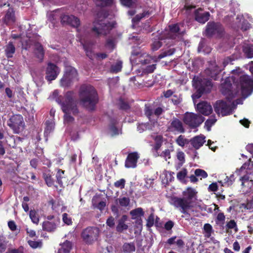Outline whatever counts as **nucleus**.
Segmentation results:
<instances>
[{
    "label": "nucleus",
    "instance_id": "052dcab7",
    "mask_svg": "<svg viewBox=\"0 0 253 253\" xmlns=\"http://www.w3.org/2000/svg\"><path fill=\"white\" fill-rule=\"evenodd\" d=\"M226 226L228 229H234L236 232L238 231L236 223L234 220H231L227 222Z\"/></svg>",
    "mask_w": 253,
    "mask_h": 253
},
{
    "label": "nucleus",
    "instance_id": "e433bc0d",
    "mask_svg": "<svg viewBox=\"0 0 253 253\" xmlns=\"http://www.w3.org/2000/svg\"><path fill=\"white\" fill-rule=\"evenodd\" d=\"M176 143L179 146L184 147L190 142V140L186 138L184 135H179L175 140Z\"/></svg>",
    "mask_w": 253,
    "mask_h": 253
},
{
    "label": "nucleus",
    "instance_id": "5701e85b",
    "mask_svg": "<svg viewBox=\"0 0 253 253\" xmlns=\"http://www.w3.org/2000/svg\"><path fill=\"white\" fill-rule=\"evenodd\" d=\"M222 70L221 67H219L216 65V63H213L207 70H206V73L208 76L211 77L214 80H217L216 76Z\"/></svg>",
    "mask_w": 253,
    "mask_h": 253
},
{
    "label": "nucleus",
    "instance_id": "a19ab883",
    "mask_svg": "<svg viewBox=\"0 0 253 253\" xmlns=\"http://www.w3.org/2000/svg\"><path fill=\"white\" fill-rule=\"evenodd\" d=\"M243 51L248 58L253 57V45H247L244 46Z\"/></svg>",
    "mask_w": 253,
    "mask_h": 253
},
{
    "label": "nucleus",
    "instance_id": "338daca9",
    "mask_svg": "<svg viewBox=\"0 0 253 253\" xmlns=\"http://www.w3.org/2000/svg\"><path fill=\"white\" fill-rule=\"evenodd\" d=\"M62 216L63 221L65 223L67 224V225H70L72 223L71 219L68 217V215L67 213H64Z\"/></svg>",
    "mask_w": 253,
    "mask_h": 253
},
{
    "label": "nucleus",
    "instance_id": "393cba45",
    "mask_svg": "<svg viewBox=\"0 0 253 253\" xmlns=\"http://www.w3.org/2000/svg\"><path fill=\"white\" fill-rule=\"evenodd\" d=\"M3 20L6 25H11L15 22L16 17L13 8H8L3 19Z\"/></svg>",
    "mask_w": 253,
    "mask_h": 253
},
{
    "label": "nucleus",
    "instance_id": "13d9d810",
    "mask_svg": "<svg viewBox=\"0 0 253 253\" xmlns=\"http://www.w3.org/2000/svg\"><path fill=\"white\" fill-rule=\"evenodd\" d=\"M195 174L196 176L201 177L204 178L208 176L207 173L204 170L199 169L195 170Z\"/></svg>",
    "mask_w": 253,
    "mask_h": 253
},
{
    "label": "nucleus",
    "instance_id": "49530a36",
    "mask_svg": "<svg viewBox=\"0 0 253 253\" xmlns=\"http://www.w3.org/2000/svg\"><path fill=\"white\" fill-rule=\"evenodd\" d=\"M123 250L127 253L134 252L135 247L133 243H125L123 246Z\"/></svg>",
    "mask_w": 253,
    "mask_h": 253
},
{
    "label": "nucleus",
    "instance_id": "20e7f679",
    "mask_svg": "<svg viewBox=\"0 0 253 253\" xmlns=\"http://www.w3.org/2000/svg\"><path fill=\"white\" fill-rule=\"evenodd\" d=\"M80 100L86 108L93 110L98 101L97 92L91 85H83L80 91Z\"/></svg>",
    "mask_w": 253,
    "mask_h": 253
},
{
    "label": "nucleus",
    "instance_id": "0eeeda50",
    "mask_svg": "<svg viewBox=\"0 0 253 253\" xmlns=\"http://www.w3.org/2000/svg\"><path fill=\"white\" fill-rule=\"evenodd\" d=\"M77 32L78 40L83 45L86 56L92 60L95 55L92 51L93 43L89 42L87 39V37L89 33V30H87L86 28L84 27L78 29Z\"/></svg>",
    "mask_w": 253,
    "mask_h": 253
},
{
    "label": "nucleus",
    "instance_id": "603ef678",
    "mask_svg": "<svg viewBox=\"0 0 253 253\" xmlns=\"http://www.w3.org/2000/svg\"><path fill=\"white\" fill-rule=\"evenodd\" d=\"M152 62L151 65L146 66L145 68L143 69V72L146 74L153 72L156 68V64Z\"/></svg>",
    "mask_w": 253,
    "mask_h": 253
},
{
    "label": "nucleus",
    "instance_id": "58836bf2",
    "mask_svg": "<svg viewBox=\"0 0 253 253\" xmlns=\"http://www.w3.org/2000/svg\"><path fill=\"white\" fill-rule=\"evenodd\" d=\"M97 6L103 7L110 5L114 3V0H92Z\"/></svg>",
    "mask_w": 253,
    "mask_h": 253
},
{
    "label": "nucleus",
    "instance_id": "f03ea898",
    "mask_svg": "<svg viewBox=\"0 0 253 253\" xmlns=\"http://www.w3.org/2000/svg\"><path fill=\"white\" fill-rule=\"evenodd\" d=\"M231 79L238 90L233 92L236 97L241 95L244 98L250 95L253 92V80L249 76L242 73L240 69L232 71Z\"/></svg>",
    "mask_w": 253,
    "mask_h": 253
},
{
    "label": "nucleus",
    "instance_id": "473e14b6",
    "mask_svg": "<svg viewBox=\"0 0 253 253\" xmlns=\"http://www.w3.org/2000/svg\"><path fill=\"white\" fill-rule=\"evenodd\" d=\"M116 202L120 207L123 208L128 207L130 205V198L127 197L121 196L116 200Z\"/></svg>",
    "mask_w": 253,
    "mask_h": 253
},
{
    "label": "nucleus",
    "instance_id": "4be33fe9",
    "mask_svg": "<svg viewBox=\"0 0 253 253\" xmlns=\"http://www.w3.org/2000/svg\"><path fill=\"white\" fill-rule=\"evenodd\" d=\"M130 214L131 216V217L133 219H137L136 223L140 226V228H142V221L141 219L142 216H143L144 215V212L143 210L141 208H137L134 210H132L130 211Z\"/></svg>",
    "mask_w": 253,
    "mask_h": 253
},
{
    "label": "nucleus",
    "instance_id": "6e6d98bb",
    "mask_svg": "<svg viewBox=\"0 0 253 253\" xmlns=\"http://www.w3.org/2000/svg\"><path fill=\"white\" fill-rule=\"evenodd\" d=\"M64 173V171L61 169H58L56 175L57 182L60 185H62L63 184L62 179L63 178V175Z\"/></svg>",
    "mask_w": 253,
    "mask_h": 253
},
{
    "label": "nucleus",
    "instance_id": "39448f33",
    "mask_svg": "<svg viewBox=\"0 0 253 253\" xmlns=\"http://www.w3.org/2000/svg\"><path fill=\"white\" fill-rule=\"evenodd\" d=\"M171 204L178 209L181 213H183L182 217L190 221L193 216H198L196 207L185 199L175 197L171 200Z\"/></svg>",
    "mask_w": 253,
    "mask_h": 253
},
{
    "label": "nucleus",
    "instance_id": "37998d69",
    "mask_svg": "<svg viewBox=\"0 0 253 253\" xmlns=\"http://www.w3.org/2000/svg\"><path fill=\"white\" fill-rule=\"evenodd\" d=\"M155 126H153V124L151 123L150 125L149 123L148 124H143L142 123L139 124L137 126V130L140 132H142V131L147 130V129H152L153 127Z\"/></svg>",
    "mask_w": 253,
    "mask_h": 253
},
{
    "label": "nucleus",
    "instance_id": "4d7b16f0",
    "mask_svg": "<svg viewBox=\"0 0 253 253\" xmlns=\"http://www.w3.org/2000/svg\"><path fill=\"white\" fill-rule=\"evenodd\" d=\"M155 222V215L153 212H152L147 219L146 225L148 227H151L153 226Z\"/></svg>",
    "mask_w": 253,
    "mask_h": 253
},
{
    "label": "nucleus",
    "instance_id": "a211bd4d",
    "mask_svg": "<svg viewBox=\"0 0 253 253\" xmlns=\"http://www.w3.org/2000/svg\"><path fill=\"white\" fill-rule=\"evenodd\" d=\"M168 128L169 131L174 133H182L185 132L182 122L177 118H173L171 121Z\"/></svg>",
    "mask_w": 253,
    "mask_h": 253
},
{
    "label": "nucleus",
    "instance_id": "09e8293b",
    "mask_svg": "<svg viewBox=\"0 0 253 253\" xmlns=\"http://www.w3.org/2000/svg\"><path fill=\"white\" fill-rule=\"evenodd\" d=\"M47 20L50 21L52 24L51 26L50 25H49V27H53L55 24V21H56V17L55 16L54 12H50L47 13Z\"/></svg>",
    "mask_w": 253,
    "mask_h": 253
},
{
    "label": "nucleus",
    "instance_id": "6e6552de",
    "mask_svg": "<svg viewBox=\"0 0 253 253\" xmlns=\"http://www.w3.org/2000/svg\"><path fill=\"white\" fill-rule=\"evenodd\" d=\"M113 27V24L104 18L103 19L96 20L94 22L92 31L97 35H106Z\"/></svg>",
    "mask_w": 253,
    "mask_h": 253
},
{
    "label": "nucleus",
    "instance_id": "4468645a",
    "mask_svg": "<svg viewBox=\"0 0 253 253\" xmlns=\"http://www.w3.org/2000/svg\"><path fill=\"white\" fill-rule=\"evenodd\" d=\"M193 85L197 89L202 91H209L212 86L211 82L209 80L194 77L193 80Z\"/></svg>",
    "mask_w": 253,
    "mask_h": 253
},
{
    "label": "nucleus",
    "instance_id": "423d86ee",
    "mask_svg": "<svg viewBox=\"0 0 253 253\" xmlns=\"http://www.w3.org/2000/svg\"><path fill=\"white\" fill-rule=\"evenodd\" d=\"M174 52V50L173 48H171L161 53L158 57L155 56L153 57L149 56L146 53H138L137 54L133 53L131 55L130 60L133 66L134 65H137L139 64L146 65L151 64L152 62H157L158 61L165 57L172 55Z\"/></svg>",
    "mask_w": 253,
    "mask_h": 253
},
{
    "label": "nucleus",
    "instance_id": "3c124183",
    "mask_svg": "<svg viewBox=\"0 0 253 253\" xmlns=\"http://www.w3.org/2000/svg\"><path fill=\"white\" fill-rule=\"evenodd\" d=\"M163 40V37L159 38V40H155L152 44V49L153 50H157L162 46V42L160 40Z\"/></svg>",
    "mask_w": 253,
    "mask_h": 253
},
{
    "label": "nucleus",
    "instance_id": "b1692460",
    "mask_svg": "<svg viewBox=\"0 0 253 253\" xmlns=\"http://www.w3.org/2000/svg\"><path fill=\"white\" fill-rule=\"evenodd\" d=\"M210 14L208 12H203L201 8H199L195 11V20L201 23H205L209 19Z\"/></svg>",
    "mask_w": 253,
    "mask_h": 253
},
{
    "label": "nucleus",
    "instance_id": "f3484780",
    "mask_svg": "<svg viewBox=\"0 0 253 253\" xmlns=\"http://www.w3.org/2000/svg\"><path fill=\"white\" fill-rule=\"evenodd\" d=\"M60 70L54 64L48 63L46 69L45 79L49 82L55 80L59 74Z\"/></svg>",
    "mask_w": 253,
    "mask_h": 253
},
{
    "label": "nucleus",
    "instance_id": "bb28decb",
    "mask_svg": "<svg viewBox=\"0 0 253 253\" xmlns=\"http://www.w3.org/2000/svg\"><path fill=\"white\" fill-rule=\"evenodd\" d=\"M59 222L58 220H54L53 221H46L42 223V229L48 232L54 231Z\"/></svg>",
    "mask_w": 253,
    "mask_h": 253
},
{
    "label": "nucleus",
    "instance_id": "1a4fd4ad",
    "mask_svg": "<svg viewBox=\"0 0 253 253\" xmlns=\"http://www.w3.org/2000/svg\"><path fill=\"white\" fill-rule=\"evenodd\" d=\"M78 80V73L76 69L71 66H66L64 76L60 80V85L63 87L68 86L72 83Z\"/></svg>",
    "mask_w": 253,
    "mask_h": 253
},
{
    "label": "nucleus",
    "instance_id": "412c9836",
    "mask_svg": "<svg viewBox=\"0 0 253 253\" xmlns=\"http://www.w3.org/2000/svg\"><path fill=\"white\" fill-rule=\"evenodd\" d=\"M61 20L63 24H69L75 27L80 25L79 19L73 15H63Z\"/></svg>",
    "mask_w": 253,
    "mask_h": 253
},
{
    "label": "nucleus",
    "instance_id": "c756f323",
    "mask_svg": "<svg viewBox=\"0 0 253 253\" xmlns=\"http://www.w3.org/2000/svg\"><path fill=\"white\" fill-rule=\"evenodd\" d=\"M116 121L112 120L108 129V133L111 136H114L121 133V129L116 126Z\"/></svg>",
    "mask_w": 253,
    "mask_h": 253
},
{
    "label": "nucleus",
    "instance_id": "c85d7f7f",
    "mask_svg": "<svg viewBox=\"0 0 253 253\" xmlns=\"http://www.w3.org/2000/svg\"><path fill=\"white\" fill-rule=\"evenodd\" d=\"M145 114L149 118L150 123L153 124V126L157 125V122L154 118V112L149 106L145 105Z\"/></svg>",
    "mask_w": 253,
    "mask_h": 253
},
{
    "label": "nucleus",
    "instance_id": "bf43d9fd",
    "mask_svg": "<svg viewBox=\"0 0 253 253\" xmlns=\"http://www.w3.org/2000/svg\"><path fill=\"white\" fill-rule=\"evenodd\" d=\"M177 158L179 161V164L182 166L185 163V154L182 151H179L177 153Z\"/></svg>",
    "mask_w": 253,
    "mask_h": 253
},
{
    "label": "nucleus",
    "instance_id": "a18cd8bd",
    "mask_svg": "<svg viewBox=\"0 0 253 253\" xmlns=\"http://www.w3.org/2000/svg\"><path fill=\"white\" fill-rule=\"evenodd\" d=\"M122 68V62L117 61L114 64L112 65L111 68V72L113 73H118L120 72Z\"/></svg>",
    "mask_w": 253,
    "mask_h": 253
},
{
    "label": "nucleus",
    "instance_id": "7c9ffc66",
    "mask_svg": "<svg viewBox=\"0 0 253 253\" xmlns=\"http://www.w3.org/2000/svg\"><path fill=\"white\" fill-rule=\"evenodd\" d=\"M249 170H252L253 171V164L252 166L250 164L245 163L239 169H237L235 171V173L238 175L245 173H251L252 171H248Z\"/></svg>",
    "mask_w": 253,
    "mask_h": 253
},
{
    "label": "nucleus",
    "instance_id": "9b49d317",
    "mask_svg": "<svg viewBox=\"0 0 253 253\" xmlns=\"http://www.w3.org/2000/svg\"><path fill=\"white\" fill-rule=\"evenodd\" d=\"M185 31V28H184L183 23L172 24L169 26V31L167 33L166 31L164 35L166 36V38L175 39H179Z\"/></svg>",
    "mask_w": 253,
    "mask_h": 253
},
{
    "label": "nucleus",
    "instance_id": "69168bd1",
    "mask_svg": "<svg viewBox=\"0 0 253 253\" xmlns=\"http://www.w3.org/2000/svg\"><path fill=\"white\" fill-rule=\"evenodd\" d=\"M93 206L100 211H103L106 207V202L104 201L100 202L97 205L93 203Z\"/></svg>",
    "mask_w": 253,
    "mask_h": 253
},
{
    "label": "nucleus",
    "instance_id": "2f4dec72",
    "mask_svg": "<svg viewBox=\"0 0 253 253\" xmlns=\"http://www.w3.org/2000/svg\"><path fill=\"white\" fill-rule=\"evenodd\" d=\"M5 54L7 58H11L15 52V47L12 42H9L4 47Z\"/></svg>",
    "mask_w": 253,
    "mask_h": 253
},
{
    "label": "nucleus",
    "instance_id": "6ab92c4d",
    "mask_svg": "<svg viewBox=\"0 0 253 253\" xmlns=\"http://www.w3.org/2000/svg\"><path fill=\"white\" fill-rule=\"evenodd\" d=\"M197 110L203 115L208 116L212 113V108L210 103L203 101L197 104Z\"/></svg>",
    "mask_w": 253,
    "mask_h": 253
},
{
    "label": "nucleus",
    "instance_id": "f8f14e48",
    "mask_svg": "<svg viewBox=\"0 0 253 253\" xmlns=\"http://www.w3.org/2000/svg\"><path fill=\"white\" fill-rule=\"evenodd\" d=\"M22 48L27 50L31 47V46L33 44L34 48V54L36 57L38 58L40 61H42L43 58L44 52L42 45L39 42H34L33 41L29 38L28 41L25 42H22Z\"/></svg>",
    "mask_w": 253,
    "mask_h": 253
},
{
    "label": "nucleus",
    "instance_id": "de8ad7c7",
    "mask_svg": "<svg viewBox=\"0 0 253 253\" xmlns=\"http://www.w3.org/2000/svg\"><path fill=\"white\" fill-rule=\"evenodd\" d=\"M216 121L217 120L215 119L214 116H211L206 121L205 126L207 127V130L208 131L211 130V127L214 124Z\"/></svg>",
    "mask_w": 253,
    "mask_h": 253
},
{
    "label": "nucleus",
    "instance_id": "8fccbe9b",
    "mask_svg": "<svg viewBox=\"0 0 253 253\" xmlns=\"http://www.w3.org/2000/svg\"><path fill=\"white\" fill-rule=\"evenodd\" d=\"M225 217L224 214L222 212L219 213L216 217V223L219 225H222L224 223Z\"/></svg>",
    "mask_w": 253,
    "mask_h": 253
},
{
    "label": "nucleus",
    "instance_id": "aec40b11",
    "mask_svg": "<svg viewBox=\"0 0 253 253\" xmlns=\"http://www.w3.org/2000/svg\"><path fill=\"white\" fill-rule=\"evenodd\" d=\"M139 158L138 154L136 152L129 154L126 160L125 167L127 168H135Z\"/></svg>",
    "mask_w": 253,
    "mask_h": 253
},
{
    "label": "nucleus",
    "instance_id": "a878e982",
    "mask_svg": "<svg viewBox=\"0 0 253 253\" xmlns=\"http://www.w3.org/2000/svg\"><path fill=\"white\" fill-rule=\"evenodd\" d=\"M205 142V137L204 135L196 136L190 140L191 144L196 149L201 147Z\"/></svg>",
    "mask_w": 253,
    "mask_h": 253
},
{
    "label": "nucleus",
    "instance_id": "7ed1b4c3",
    "mask_svg": "<svg viewBox=\"0 0 253 253\" xmlns=\"http://www.w3.org/2000/svg\"><path fill=\"white\" fill-rule=\"evenodd\" d=\"M222 93L226 95V101L218 100L216 102L214 105L215 112L218 115L222 116L230 115L232 111L234 110L237 104H243V99L239 98L235 101H231V100L236 96L233 94V91L231 90H222Z\"/></svg>",
    "mask_w": 253,
    "mask_h": 253
},
{
    "label": "nucleus",
    "instance_id": "5fc2aeb1",
    "mask_svg": "<svg viewBox=\"0 0 253 253\" xmlns=\"http://www.w3.org/2000/svg\"><path fill=\"white\" fill-rule=\"evenodd\" d=\"M126 180L124 178L119 179L114 183V186L116 188L122 189L125 188Z\"/></svg>",
    "mask_w": 253,
    "mask_h": 253
},
{
    "label": "nucleus",
    "instance_id": "f704fd0d",
    "mask_svg": "<svg viewBox=\"0 0 253 253\" xmlns=\"http://www.w3.org/2000/svg\"><path fill=\"white\" fill-rule=\"evenodd\" d=\"M43 177L46 184L49 187L52 186L54 184V180L52 178L50 171H47L43 173Z\"/></svg>",
    "mask_w": 253,
    "mask_h": 253
},
{
    "label": "nucleus",
    "instance_id": "dca6fc26",
    "mask_svg": "<svg viewBox=\"0 0 253 253\" xmlns=\"http://www.w3.org/2000/svg\"><path fill=\"white\" fill-rule=\"evenodd\" d=\"M222 31L223 28L220 24L209 22L207 24L205 32L207 36H211L216 34L220 35L222 33Z\"/></svg>",
    "mask_w": 253,
    "mask_h": 253
},
{
    "label": "nucleus",
    "instance_id": "79ce46f5",
    "mask_svg": "<svg viewBox=\"0 0 253 253\" xmlns=\"http://www.w3.org/2000/svg\"><path fill=\"white\" fill-rule=\"evenodd\" d=\"M126 216H124L123 218L119 220V223L117 226V230L118 232H122L124 230H126L128 228V226L125 223V220L126 219Z\"/></svg>",
    "mask_w": 253,
    "mask_h": 253
},
{
    "label": "nucleus",
    "instance_id": "ea45409f",
    "mask_svg": "<svg viewBox=\"0 0 253 253\" xmlns=\"http://www.w3.org/2000/svg\"><path fill=\"white\" fill-rule=\"evenodd\" d=\"M196 1V0H185L184 9L187 14L190 13V11L191 9L195 7V3Z\"/></svg>",
    "mask_w": 253,
    "mask_h": 253
},
{
    "label": "nucleus",
    "instance_id": "e2e57ef3",
    "mask_svg": "<svg viewBox=\"0 0 253 253\" xmlns=\"http://www.w3.org/2000/svg\"><path fill=\"white\" fill-rule=\"evenodd\" d=\"M6 248V244L3 241L2 237H0V253H2L5 251Z\"/></svg>",
    "mask_w": 253,
    "mask_h": 253
},
{
    "label": "nucleus",
    "instance_id": "864d4df0",
    "mask_svg": "<svg viewBox=\"0 0 253 253\" xmlns=\"http://www.w3.org/2000/svg\"><path fill=\"white\" fill-rule=\"evenodd\" d=\"M187 174V170L185 169H183L177 173V178L179 180L183 181L184 180V178L186 177Z\"/></svg>",
    "mask_w": 253,
    "mask_h": 253
},
{
    "label": "nucleus",
    "instance_id": "0e129e2a",
    "mask_svg": "<svg viewBox=\"0 0 253 253\" xmlns=\"http://www.w3.org/2000/svg\"><path fill=\"white\" fill-rule=\"evenodd\" d=\"M174 224V222L172 221L169 220L164 225L165 229L167 231H169L172 228Z\"/></svg>",
    "mask_w": 253,
    "mask_h": 253
},
{
    "label": "nucleus",
    "instance_id": "c9c22d12",
    "mask_svg": "<svg viewBox=\"0 0 253 253\" xmlns=\"http://www.w3.org/2000/svg\"><path fill=\"white\" fill-rule=\"evenodd\" d=\"M204 234L206 238H210L212 233H213V230L212 226L209 223H206L204 225Z\"/></svg>",
    "mask_w": 253,
    "mask_h": 253
},
{
    "label": "nucleus",
    "instance_id": "c03bdc74",
    "mask_svg": "<svg viewBox=\"0 0 253 253\" xmlns=\"http://www.w3.org/2000/svg\"><path fill=\"white\" fill-rule=\"evenodd\" d=\"M30 217L32 221L36 224H38L39 222V215L37 212L35 210H31L29 213Z\"/></svg>",
    "mask_w": 253,
    "mask_h": 253
},
{
    "label": "nucleus",
    "instance_id": "680f3d73",
    "mask_svg": "<svg viewBox=\"0 0 253 253\" xmlns=\"http://www.w3.org/2000/svg\"><path fill=\"white\" fill-rule=\"evenodd\" d=\"M233 181L234 179H231V178L229 179V178L228 176H226L224 180V182H222L221 181H219V183H221L222 186H229L233 183Z\"/></svg>",
    "mask_w": 253,
    "mask_h": 253
},
{
    "label": "nucleus",
    "instance_id": "774afa93",
    "mask_svg": "<svg viewBox=\"0 0 253 253\" xmlns=\"http://www.w3.org/2000/svg\"><path fill=\"white\" fill-rule=\"evenodd\" d=\"M9 253H24V248L21 246L18 249L9 250Z\"/></svg>",
    "mask_w": 253,
    "mask_h": 253
},
{
    "label": "nucleus",
    "instance_id": "4c0bfd02",
    "mask_svg": "<svg viewBox=\"0 0 253 253\" xmlns=\"http://www.w3.org/2000/svg\"><path fill=\"white\" fill-rule=\"evenodd\" d=\"M46 127L44 130V135L47 137V135L52 132L54 128V123L52 121H47L46 122Z\"/></svg>",
    "mask_w": 253,
    "mask_h": 253
},
{
    "label": "nucleus",
    "instance_id": "f257e3e1",
    "mask_svg": "<svg viewBox=\"0 0 253 253\" xmlns=\"http://www.w3.org/2000/svg\"><path fill=\"white\" fill-rule=\"evenodd\" d=\"M50 98L60 105L64 113V124H69L73 122L74 119L72 115H75L78 113L75 93L73 91H68L63 96L59 95L58 90H55L50 95Z\"/></svg>",
    "mask_w": 253,
    "mask_h": 253
},
{
    "label": "nucleus",
    "instance_id": "2eb2a0df",
    "mask_svg": "<svg viewBox=\"0 0 253 253\" xmlns=\"http://www.w3.org/2000/svg\"><path fill=\"white\" fill-rule=\"evenodd\" d=\"M98 231L97 228L88 227L83 231L82 236L86 243H91L94 239H96Z\"/></svg>",
    "mask_w": 253,
    "mask_h": 253
},
{
    "label": "nucleus",
    "instance_id": "ddd939ff",
    "mask_svg": "<svg viewBox=\"0 0 253 253\" xmlns=\"http://www.w3.org/2000/svg\"><path fill=\"white\" fill-rule=\"evenodd\" d=\"M7 125L13 130L14 133H19L24 128V123L23 117L20 115H13L8 121Z\"/></svg>",
    "mask_w": 253,
    "mask_h": 253
},
{
    "label": "nucleus",
    "instance_id": "9d476101",
    "mask_svg": "<svg viewBox=\"0 0 253 253\" xmlns=\"http://www.w3.org/2000/svg\"><path fill=\"white\" fill-rule=\"evenodd\" d=\"M184 123L191 127L199 126L204 121V118L200 114L193 113H186L183 118Z\"/></svg>",
    "mask_w": 253,
    "mask_h": 253
},
{
    "label": "nucleus",
    "instance_id": "72a5a7b5",
    "mask_svg": "<svg viewBox=\"0 0 253 253\" xmlns=\"http://www.w3.org/2000/svg\"><path fill=\"white\" fill-rule=\"evenodd\" d=\"M72 249V243L68 241L61 245V248L59 249L57 253H69Z\"/></svg>",
    "mask_w": 253,
    "mask_h": 253
},
{
    "label": "nucleus",
    "instance_id": "cd10ccee",
    "mask_svg": "<svg viewBox=\"0 0 253 253\" xmlns=\"http://www.w3.org/2000/svg\"><path fill=\"white\" fill-rule=\"evenodd\" d=\"M196 193L197 192L195 189L191 188H188L186 190L183 191V194L184 197L182 198V199H185L188 202H190L191 203H192V200L193 199L196 198L195 197ZM191 204L192 205V204Z\"/></svg>",
    "mask_w": 253,
    "mask_h": 253
}]
</instances>
